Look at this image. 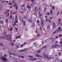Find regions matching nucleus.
Instances as JSON below:
<instances>
[{
  "instance_id": "1",
  "label": "nucleus",
  "mask_w": 62,
  "mask_h": 62,
  "mask_svg": "<svg viewBox=\"0 0 62 62\" xmlns=\"http://www.w3.org/2000/svg\"><path fill=\"white\" fill-rule=\"evenodd\" d=\"M32 17H31L29 18V20H28V21L29 23H32Z\"/></svg>"
},
{
  "instance_id": "2",
  "label": "nucleus",
  "mask_w": 62,
  "mask_h": 62,
  "mask_svg": "<svg viewBox=\"0 0 62 62\" xmlns=\"http://www.w3.org/2000/svg\"><path fill=\"white\" fill-rule=\"evenodd\" d=\"M17 19V15H16L15 19V23H18V19Z\"/></svg>"
},
{
  "instance_id": "3",
  "label": "nucleus",
  "mask_w": 62,
  "mask_h": 62,
  "mask_svg": "<svg viewBox=\"0 0 62 62\" xmlns=\"http://www.w3.org/2000/svg\"><path fill=\"white\" fill-rule=\"evenodd\" d=\"M33 45L34 47H37L38 45V44L37 43L35 42L34 44Z\"/></svg>"
},
{
  "instance_id": "4",
  "label": "nucleus",
  "mask_w": 62,
  "mask_h": 62,
  "mask_svg": "<svg viewBox=\"0 0 62 62\" xmlns=\"http://www.w3.org/2000/svg\"><path fill=\"white\" fill-rule=\"evenodd\" d=\"M1 59L3 60V61H7V59L5 58H2Z\"/></svg>"
},
{
  "instance_id": "5",
  "label": "nucleus",
  "mask_w": 62,
  "mask_h": 62,
  "mask_svg": "<svg viewBox=\"0 0 62 62\" xmlns=\"http://www.w3.org/2000/svg\"><path fill=\"white\" fill-rule=\"evenodd\" d=\"M57 45H52V48H56V47H57Z\"/></svg>"
},
{
  "instance_id": "6",
  "label": "nucleus",
  "mask_w": 62,
  "mask_h": 62,
  "mask_svg": "<svg viewBox=\"0 0 62 62\" xmlns=\"http://www.w3.org/2000/svg\"><path fill=\"white\" fill-rule=\"evenodd\" d=\"M35 8L34 9L35 11L36 12H37V11H38V9L37 8V7H35Z\"/></svg>"
},
{
  "instance_id": "7",
  "label": "nucleus",
  "mask_w": 62,
  "mask_h": 62,
  "mask_svg": "<svg viewBox=\"0 0 62 62\" xmlns=\"http://www.w3.org/2000/svg\"><path fill=\"white\" fill-rule=\"evenodd\" d=\"M22 22H23L24 26H25V21L24 20H23Z\"/></svg>"
},
{
  "instance_id": "8",
  "label": "nucleus",
  "mask_w": 62,
  "mask_h": 62,
  "mask_svg": "<svg viewBox=\"0 0 62 62\" xmlns=\"http://www.w3.org/2000/svg\"><path fill=\"white\" fill-rule=\"evenodd\" d=\"M3 10V8H2V6L1 5V6L0 7V11H2Z\"/></svg>"
},
{
  "instance_id": "9",
  "label": "nucleus",
  "mask_w": 62,
  "mask_h": 62,
  "mask_svg": "<svg viewBox=\"0 0 62 62\" xmlns=\"http://www.w3.org/2000/svg\"><path fill=\"white\" fill-rule=\"evenodd\" d=\"M50 28V24H49L47 26V29H49Z\"/></svg>"
},
{
  "instance_id": "10",
  "label": "nucleus",
  "mask_w": 62,
  "mask_h": 62,
  "mask_svg": "<svg viewBox=\"0 0 62 62\" xmlns=\"http://www.w3.org/2000/svg\"><path fill=\"white\" fill-rule=\"evenodd\" d=\"M53 26L54 28H55L56 25H55V23H53Z\"/></svg>"
},
{
  "instance_id": "11",
  "label": "nucleus",
  "mask_w": 62,
  "mask_h": 62,
  "mask_svg": "<svg viewBox=\"0 0 62 62\" xmlns=\"http://www.w3.org/2000/svg\"><path fill=\"white\" fill-rule=\"evenodd\" d=\"M3 16L2 15H0V20H1V19H2L3 18Z\"/></svg>"
},
{
  "instance_id": "12",
  "label": "nucleus",
  "mask_w": 62,
  "mask_h": 62,
  "mask_svg": "<svg viewBox=\"0 0 62 62\" xmlns=\"http://www.w3.org/2000/svg\"><path fill=\"white\" fill-rule=\"evenodd\" d=\"M44 56L45 58H48V56L47 55H44Z\"/></svg>"
},
{
  "instance_id": "13",
  "label": "nucleus",
  "mask_w": 62,
  "mask_h": 62,
  "mask_svg": "<svg viewBox=\"0 0 62 62\" xmlns=\"http://www.w3.org/2000/svg\"><path fill=\"white\" fill-rule=\"evenodd\" d=\"M8 52L9 53V54H10V55H11V54H12V53H11V52H10V51H8Z\"/></svg>"
},
{
  "instance_id": "14",
  "label": "nucleus",
  "mask_w": 62,
  "mask_h": 62,
  "mask_svg": "<svg viewBox=\"0 0 62 62\" xmlns=\"http://www.w3.org/2000/svg\"><path fill=\"white\" fill-rule=\"evenodd\" d=\"M12 54L14 56H16V55L14 53H12Z\"/></svg>"
},
{
  "instance_id": "15",
  "label": "nucleus",
  "mask_w": 62,
  "mask_h": 62,
  "mask_svg": "<svg viewBox=\"0 0 62 62\" xmlns=\"http://www.w3.org/2000/svg\"><path fill=\"white\" fill-rule=\"evenodd\" d=\"M31 7H34V3H31Z\"/></svg>"
},
{
  "instance_id": "16",
  "label": "nucleus",
  "mask_w": 62,
  "mask_h": 62,
  "mask_svg": "<svg viewBox=\"0 0 62 62\" xmlns=\"http://www.w3.org/2000/svg\"><path fill=\"white\" fill-rule=\"evenodd\" d=\"M16 45H17L16 46H17V48H19V47H18L19 46H20V44H16Z\"/></svg>"
},
{
  "instance_id": "17",
  "label": "nucleus",
  "mask_w": 62,
  "mask_h": 62,
  "mask_svg": "<svg viewBox=\"0 0 62 62\" xmlns=\"http://www.w3.org/2000/svg\"><path fill=\"white\" fill-rule=\"evenodd\" d=\"M19 38H20V37L18 36V37H17V36L16 37V39H19Z\"/></svg>"
},
{
  "instance_id": "18",
  "label": "nucleus",
  "mask_w": 62,
  "mask_h": 62,
  "mask_svg": "<svg viewBox=\"0 0 62 62\" xmlns=\"http://www.w3.org/2000/svg\"><path fill=\"white\" fill-rule=\"evenodd\" d=\"M5 22L7 23H8V19H6L5 20Z\"/></svg>"
},
{
  "instance_id": "19",
  "label": "nucleus",
  "mask_w": 62,
  "mask_h": 62,
  "mask_svg": "<svg viewBox=\"0 0 62 62\" xmlns=\"http://www.w3.org/2000/svg\"><path fill=\"white\" fill-rule=\"evenodd\" d=\"M10 16L9 19H11V18H12V16L10 15Z\"/></svg>"
},
{
  "instance_id": "20",
  "label": "nucleus",
  "mask_w": 62,
  "mask_h": 62,
  "mask_svg": "<svg viewBox=\"0 0 62 62\" xmlns=\"http://www.w3.org/2000/svg\"><path fill=\"white\" fill-rule=\"evenodd\" d=\"M40 52H41V50H39L38 51H37V53H40Z\"/></svg>"
},
{
  "instance_id": "21",
  "label": "nucleus",
  "mask_w": 62,
  "mask_h": 62,
  "mask_svg": "<svg viewBox=\"0 0 62 62\" xmlns=\"http://www.w3.org/2000/svg\"><path fill=\"white\" fill-rule=\"evenodd\" d=\"M40 30H41V31H42V27L40 26Z\"/></svg>"
},
{
  "instance_id": "22",
  "label": "nucleus",
  "mask_w": 62,
  "mask_h": 62,
  "mask_svg": "<svg viewBox=\"0 0 62 62\" xmlns=\"http://www.w3.org/2000/svg\"><path fill=\"white\" fill-rule=\"evenodd\" d=\"M28 56H29V57H31V58H33V56H30V55H28Z\"/></svg>"
},
{
  "instance_id": "23",
  "label": "nucleus",
  "mask_w": 62,
  "mask_h": 62,
  "mask_svg": "<svg viewBox=\"0 0 62 62\" xmlns=\"http://www.w3.org/2000/svg\"><path fill=\"white\" fill-rule=\"evenodd\" d=\"M41 24L42 25H43V24H44V23H43V22H41Z\"/></svg>"
},
{
  "instance_id": "24",
  "label": "nucleus",
  "mask_w": 62,
  "mask_h": 62,
  "mask_svg": "<svg viewBox=\"0 0 62 62\" xmlns=\"http://www.w3.org/2000/svg\"><path fill=\"white\" fill-rule=\"evenodd\" d=\"M35 25L34 23H33L32 24V26L33 27H35Z\"/></svg>"
},
{
  "instance_id": "25",
  "label": "nucleus",
  "mask_w": 62,
  "mask_h": 62,
  "mask_svg": "<svg viewBox=\"0 0 62 62\" xmlns=\"http://www.w3.org/2000/svg\"><path fill=\"white\" fill-rule=\"evenodd\" d=\"M1 38H3V39H5V38H6V37L4 36H1Z\"/></svg>"
},
{
  "instance_id": "26",
  "label": "nucleus",
  "mask_w": 62,
  "mask_h": 62,
  "mask_svg": "<svg viewBox=\"0 0 62 62\" xmlns=\"http://www.w3.org/2000/svg\"><path fill=\"white\" fill-rule=\"evenodd\" d=\"M50 12H51V14L52 15H53V11H52V10H51Z\"/></svg>"
},
{
  "instance_id": "27",
  "label": "nucleus",
  "mask_w": 62,
  "mask_h": 62,
  "mask_svg": "<svg viewBox=\"0 0 62 62\" xmlns=\"http://www.w3.org/2000/svg\"><path fill=\"white\" fill-rule=\"evenodd\" d=\"M47 47L46 46H44L42 48V49H44V48H46Z\"/></svg>"
},
{
  "instance_id": "28",
  "label": "nucleus",
  "mask_w": 62,
  "mask_h": 62,
  "mask_svg": "<svg viewBox=\"0 0 62 62\" xmlns=\"http://www.w3.org/2000/svg\"><path fill=\"white\" fill-rule=\"evenodd\" d=\"M23 44L24 45V46H25V45H26V44H27V43H26V42H25L23 43Z\"/></svg>"
},
{
  "instance_id": "29",
  "label": "nucleus",
  "mask_w": 62,
  "mask_h": 62,
  "mask_svg": "<svg viewBox=\"0 0 62 62\" xmlns=\"http://www.w3.org/2000/svg\"><path fill=\"white\" fill-rule=\"evenodd\" d=\"M12 21H14V20H15V19L14 18V17H13V18H12Z\"/></svg>"
},
{
  "instance_id": "30",
  "label": "nucleus",
  "mask_w": 62,
  "mask_h": 62,
  "mask_svg": "<svg viewBox=\"0 0 62 62\" xmlns=\"http://www.w3.org/2000/svg\"><path fill=\"white\" fill-rule=\"evenodd\" d=\"M46 22H48V18H46Z\"/></svg>"
},
{
  "instance_id": "31",
  "label": "nucleus",
  "mask_w": 62,
  "mask_h": 62,
  "mask_svg": "<svg viewBox=\"0 0 62 62\" xmlns=\"http://www.w3.org/2000/svg\"><path fill=\"white\" fill-rule=\"evenodd\" d=\"M0 23L1 24H2V23H3V21H2L0 20Z\"/></svg>"
},
{
  "instance_id": "32",
  "label": "nucleus",
  "mask_w": 62,
  "mask_h": 62,
  "mask_svg": "<svg viewBox=\"0 0 62 62\" xmlns=\"http://www.w3.org/2000/svg\"><path fill=\"white\" fill-rule=\"evenodd\" d=\"M36 60V58H33L32 59V60L33 61H35V60Z\"/></svg>"
},
{
  "instance_id": "33",
  "label": "nucleus",
  "mask_w": 62,
  "mask_h": 62,
  "mask_svg": "<svg viewBox=\"0 0 62 62\" xmlns=\"http://www.w3.org/2000/svg\"><path fill=\"white\" fill-rule=\"evenodd\" d=\"M36 56H37V57H42V56H39V55H37Z\"/></svg>"
},
{
  "instance_id": "34",
  "label": "nucleus",
  "mask_w": 62,
  "mask_h": 62,
  "mask_svg": "<svg viewBox=\"0 0 62 62\" xmlns=\"http://www.w3.org/2000/svg\"><path fill=\"white\" fill-rule=\"evenodd\" d=\"M61 19L60 18L58 19V22H60L61 21Z\"/></svg>"
},
{
  "instance_id": "35",
  "label": "nucleus",
  "mask_w": 62,
  "mask_h": 62,
  "mask_svg": "<svg viewBox=\"0 0 62 62\" xmlns=\"http://www.w3.org/2000/svg\"><path fill=\"white\" fill-rule=\"evenodd\" d=\"M50 14V13H48L46 14V15H49Z\"/></svg>"
},
{
  "instance_id": "36",
  "label": "nucleus",
  "mask_w": 62,
  "mask_h": 62,
  "mask_svg": "<svg viewBox=\"0 0 62 62\" xmlns=\"http://www.w3.org/2000/svg\"><path fill=\"white\" fill-rule=\"evenodd\" d=\"M24 51H26L27 50V48H25L23 50Z\"/></svg>"
},
{
  "instance_id": "37",
  "label": "nucleus",
  "mask_w": 62,
  "mask_h": 62,
  "mask_svg": "<svg viewBox=\"0 0 62 62\" xmlns=\"http://www.w3.org/2000/svg\"><path fill=\"white\" fill-rule=\"evenodd\" d=\"M52 8H53V10H54V6L52 7Z\"/></svg>"
},
{
  "instance_id": "38",
  "label": "nucleus",
  "mask_w": 62,
  "mask_h": 62,
  "mask_svg": "<svg viewBox=\"0 0 62 62\" xmlns=\"http://www.w3.org/2000/svg\"><path fill=\"white\" fill-rule=\"evenodd\" d=\"M31 1L32 2L34 3H35V2H34V0H31Z\"/></svg>"
},
{
  "instance_id": "39",
  "label": "nucleus",
  "mask_w": 62,
  "mask_h": 62,
  "mask_svg": "<svg viewBox=\"0 0 62 62\" xmlns=\"http://www.w3.org/2000/svg\"><path fill=\"white\" fill-rule=\"evenodd\" d=\"M11 46H14V44L13 43H11Z\"/></svg>"
},
{
  "instance_id": "40",
  "label": "nucleus",
  "mask_w": 62,
  "mask_h": 62,
  "mask_svg": "<svg viewBox=\"0 0 62 62\" xmlns=\"http://www.w3.org/2000/svg\"><path fill=\"white\" fill-rule=\"evenodd\" d=\"M16 10H17V9H18V7H17V5H16Z\"/></svg>"
},
{
  "instance_id": "41",
  "label": "nucleus",
  "mask_w": 62,
  "mask_h": 62,
  "mask_svg": "<svg viewBox=\"0 0 62 62\" xmlns=\"http://www.w3.org/2000/svg\"><path fill=\"white\" fill-rule=\"evenodd\" d=\"M48 22L49 23H51V19L49 20Z\"/></svg>"
},
{
  "instance_id": "42",
  "label": "nucleus",
  "mask_w": 62,
  "mask_h": 62,
  "mask_svg": "<svg viewBox=\"0 0 62 62\" xmlns=\"http://www.w3.org/2000/svg\"><path fill=\"white\" fill-rule=\"evenodd\" d=\"M62 35H59V38H60V37H62Z\"/></svg>"
},
{
  "instance_id": "43",
  "label": "nucleus",
  "mask_w": 62,
  "mask_h": 62,
  "mask_svg": "<svg viewBox=\"0 0 62 62\" xmlns=\"http://www.w3.org/2000/svg\"><path fill=\"white\" fill-rule=\"evenodd\" d=\"M56 33V31H55V32H54L53 33V35H54V34H55V33Z\"/></svg>"
},
{
  "instance_id": "44",
  "label": "nucleus",
  "mask_w": 62,
  "mask_h": 62,
  "mask_svg": "<svg viewBox=\"0 0 62 62\" xmlns=\"http://www.w3.org/2000/svg\"><path fill=\"white\" fill-rule=\"evenodd\" d=\"M54 58V57H50V59H52L53 58Z\"/></svg>"
},
{
  "instance_id": "45",
  "label": "nucleus",
  "mask_w": 62,
  "mask_h": 62,
  "mask_svg": "<svg viewBox=\"0 0 62 62\" xmlns=\"http://www.w3.org/2000/svg\"><path fill=\"white\" fill-rule=\"evenodd\" d=\"M37 23H39V20H38L37 21Z\"/></svg>"
},
{
  "instance_id": "46",
  "label": "nucleus",
  "mask_w": 62,
  "mask_h": 62,
  "mask_svg": "<svg viewBox=\"0 0 62 62\" xmlns=\"http://www.w3.org/2000/svg\"><path fill=\"white\" fill-rule=\"evenodd\" d=\"M47 17H48V16H46L45 17V18H47Z\"/></svg>"
},
{
  "instance_id": "47",
  "label": "nucleus",
  "mask_w": 62,
  "mask_h": 62,
  "mask_svg": "<svg viewBox=\"0 0 62 62\" xmlns=\"http://www.w3.org/2000/svg\"><path fill=\"white\" fill-rule=\"evenodd\" d=\"M29 5L27 6V8L28 9H29Z\"/></svg>"
},
{
  "instance_id": "48",
  "label": "nucleus",
  "mask_w": 62,
  "mask_h": 62,
  "mask_svg": "<svg viewBox=\"0 0 62 62\" xmlns=\"http://www.w3.org/2000/svg\"><path fill=\"white\" fill-rule=\"evenodd\" d=\"M39 36H40V35H39V34H38L37 35V37H39Z\"/></svg>"
},
{
  "instance_id": "49",
  "label": "nucleus",
  "mask_w": 62,
  "mask_h": 62,
  "mask_svg": "<svg viewBox=\"0 0 62 62\" xmlns=\"http://www.w3.org/2000/svg\"><path fill=\"white\" fill-rule=\"evenodd\" d=\"M20 57H22V58H24V57L23 56H21Z\"/></svg>"
},
{
  "instance_id": "50",
  "label": "nucleus",
  "mask_w": 62,
  "mask_h": 62,
  "mask_svg": "<svg viewBox=\"0 0 62 62\" xmlns=\"http://www.w3.org/2000/svg\"><path fill=\"white\" fill-rule=\"evenodd\" d=\"M59 30H60L61 29V28L60 27H59L58 28Z\"/></svg>"
},
{
  "instance_id": "51",
  "label": "nucleus",
  "mask_w": 62,
  "mask_h": 62,
  "mask_svg": "<svg viewBox=\"0 0 62 62\" xmlns=\"http://www.w3.org/2000/svg\"><path fill=\"white\" fill-rule=\"evenodd\" d=\"M24 45H22L21 46L22 47H23V46H24Z\"/></svg>"
},
{
  "instance_id": "52",
  "label": "nucleus",
  "mask_w": 62,
  "mask_h": 62,
  "mask_svg": "<svg viewBox=\"0 0 62 62\" xmlns=\"http://www.w3.org/2000/svg\"><path fill=\"white\" fill-rule=\"evenodd\" d=\"M23 17H24V19H26V16H24Z\"/></svg>"
},
{
  "instance_id": "53",
  "label": "nucleus",
  "mask_w": 62,
  "mask_h": 62,
  "mask_svg": "<svg viewBox=\"0 0 62 62\" xmlns=\"http://www.w3.org/2000/svg\"><path fill=\"white\" fill-rule=\"evenodd\" d=\"M0 45H1V46H3V45L1 43H0Z\"/></svg>"
},
{
  "instance_id": "54",
  "label": "nucleus",
  "mask_w": 62,
  "mask_h": 62,
  "mask_svg": "<svg viewBox=\"0 0 62 62\" xmlns=\"http://www.w3.org/2000/svg\"><path fill=\"white\" fill-rule=\"evenodd\" d=\"M23 19H24V18H22V22L23 21Z\"/></svg>"
},
{
  "instance_id": "55",
  "label": "nucleus",
  "mask_w": 62,
  "mask_h": 62,
  "mask_svg": "<svg viewBox=\"0 0 62 62\" xmlns=\"http://www.w3.org/2000/svg\"><path fill=\"white\" fill-rule=\"evenodd\" d=\"M22 51H24L23 50H21L20 52H22Z\"/></svg>"
},
{
  "instance_id": "56",
  "label": "nucleus",
  "mask_w": 62,
  "mask_h": 62,
  "mask_svg": "<svg viewBox=\"0 0 62 62\" xmlns=\"http://www.w3.org/2000/svg\"><path fill=\"white\" fill-rule=\"evenodd\" d=\"M16 31H18V29H17V27H16Z\"/></svg>"
},
{
  "instance_id": "57",
  "label": "nucleus",
  "mask_w": 62,
  "mask_h": 62,
  "mask_svg": "<svg viewBox=\"0 0 62 62\" xmlns=\"http://www.w3.org/2000/svg\"><path fill=\"white\" fill-rule=\"evenodd\" d=\"M8 30H10V31H12V29H8Z\"/></svg>"
},
{
  "instance_id": "58",
  "label": "nucleus",
  "mask_w": 62,
  "mask_h": 62,
  "mask_svg": "<svg viewBox=\"0 0 62 62\" xmlns=\"http://www.w3.org/2000/svg\"><path fill=\"white\" fill-rule=\"evenodd\" d=\"M46 8H45V9L44 10V11H45L46 10Z\"/></svg>"
},
{
  "instance_id": "59",
  "label": "nucleus",
  "mask_w": 62,
  "mask_h": 62,
  "mask_svg": "<svg viewBox=\"0 0 62 62\" xmlns=\"http://www.w3.org/2000/svg\"><path fill=\"white\" fill-rule=\"evenodd\" d=\"M48 59H51V57H47Z\"/></svg>"
},
{
  "instance_id": "60",
  "label": "nucleus",
  "mask_w": 62,
  "mask_h": 62,
  "mask_svg": "<svg viewBox=\"0 0 62 62\" xmlns=\"http://www.w3.org/2000/svg\"><path fill=\"white\" fill-rule=\"evenodd\" d=\"M8 35H6V38H8Z\"/></svg>"
},
{
  "instance_id": "61",
  "label": "nucleus",
  "mask_w": 62,
  "mask_h": 62,
  "mask_svg": "<svg viewBox=\"0 0 62 62\" xmlns=\"http://www.w3.org/2000/svg\"><path fill=\"white\" fill-rule=\"evenodd\" d=\"M9 4H10V5H11H11H12V3H9Z\"/></svg>"
},
{
  "instance_id": "62",
  "label": "nucleus",
  "mask_w": 62,
  "mask_h": 62,
  "mask_svg": "<svg viewBox=\"0 0 62 62\" xmlns=\"http://www.w3.org/2000/svg\"><path fill=\"white\" fill-rule=\"evenodd\" d=\"M24 6V5H23L22 6H21V7L23 8V6Z\"/></svg>"
},
{
  "instance_id": "63",
  "label": "nucleus",
  "mask_w": 62,
  "mask_h": 62,
  "mask_svg": "<svg viewBox=\"0 0 62 62\" xmlns=\"http://www.w3.org/2000/svg\"><path fill=\"white\" fill-rule=\"evenodd\" d=\"M56 39H57V38H58V36H57L56 37Z\"/></svg>"
},
{
  "instance_id": "64",
  "label": "nucleus",
  "mask_w": 62,
  "mask_h": 62,
  "mask_svg": "<svg viewBox=\"0 0 62 62\" xmlns=\"http://www.w3.org/2000/svg\"><path fill=\"white\" fill-rule=\"evenodd\" d=\"M3 35H4V36H5L6 35V33H4L3 34Z\"/></svg>"
}]
</instances>
